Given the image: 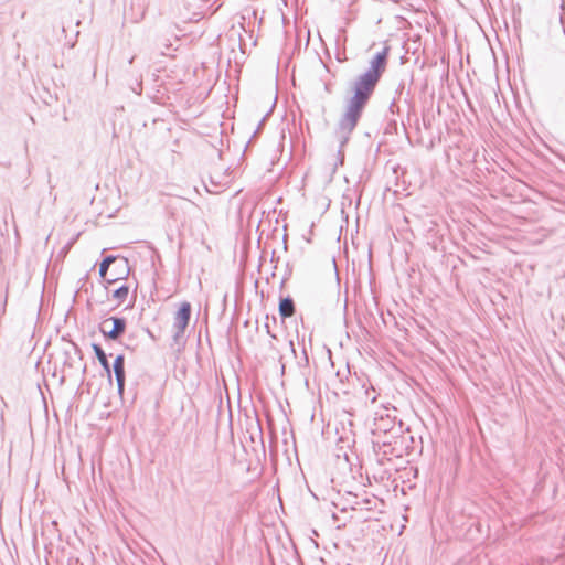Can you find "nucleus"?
Masks as SVG:
<instances>
[{
  "label": "nucleus",
  "instance_id": "7",
  "mask_svg": "<svg viewBox=\"0 0 565 565\" xmlns=\"http://www.w3.org/2000/svg\"><path fill=\"white\" fill-rule=\"evenodd\" d=\"M70 343L72 345L73 352L70 350L63 351V355H64L63 365H64V367H67V369H77L78 363L83 360V353H82L81 348L75 342L70 341Z\"/></svg>",
  "mask_w": 565,
  "mask_h": 565
},
{
  "label": "nucleus",
  "instance_id": "4",
  "mask_svg": "<svg viewBox=\"0 0 565 565\" xmlns=\"http://www.w3.org/2000/svg\"><path fill=\"white\" fill-rule=\"evenodd\" d=\"M98 330L105 341H119L127 330V319L125 317L111 316L99 323Z\"/></svg>",
  "mask_w": 565,
  "mask_h": 565
},
{
  "label": "nucleus",
  "instance_id": "13",
  "mask_svg": "<svg viewBox=\"0 0 565 565\" xmlns=\"http://www.w3.org/2000/svg\"><path fill=\"white\" fill-rule=\"evenodd\" d=\"M92 349H93L94 354H95V356L97 358L98 361H102V360H104L105 358L108 356L106 354L105 350L103 349V347L99 343L93 342L92 343Z\"/></svg>",
  "mask_w": 565,
  "mask_h": 565
},
{
  "label": "nucleus",
  "instance_id": "24",
  "mask_svg": "<svg viewBox=\"0 0 565 565\" xmlns=\"http://www.w3.org/2000/svg\"><path fill=\"white\" fill-rule=\"evenodd\" d=\"M146 332H147V334H148L152 340H156L154 334L152 333V331H151L149 328H146Z\"/></svg>",
  "mask_w": 565,
  "mask_h": 565
},
{
  "label": "nucleus",
  "instance_id": "25",
  "mask_svg": "<svg viewBox=\"0 0 565 565\" xmlns=\"http://www.w3.org/2000/svg\"><path fill=\"white\" fill-rule=\"evenodd\" d=\"M289 345H290L292 353L296 355V349H295V344H294L292 340L289 341Z\"/></svg>",
  "mask_w": 565,
  "mask_h": 565
},
{
  "label": "nucleus",
  "instance_id": "27",
  "mask_svg": "<svg viewBox=\"0 0 565 565\" xmlns=\"http://www.w3.org/2000/svg\"><path fill=\"white\" fill-rule=\"evenodd\" d=\"M88 278V274H86L83 278L79 279V282H83Z\"/></svg>",
  "mask_w": 565,
  "mask_h": 565
},
{
  "label": "nucleus",
  "instance_id": "19",
  "mask_svg": "<svg viewBox=\"0 0 565 565\" xmlns=\"http://www.w3.org/2000/svg\"><path fill=\"white\" fill-rule=\"evenodd\" d=\"M268 320H269V316H268V315H266V322H265V324H264V327H265V329H266V332H267V334H268L270 338L276 339V334H275V333H273V332L270 331V326H269Z\"/></svg>",
  "mask_w": 565,
  "mask_h": 565
},
{
  "label": "nucleus",
  "instance_id": "26",
  "mask_svg": "<svg viewBox=\"0 0 565 565\" xmlns=\"http://www.w3.org/2000/svg\"><path fill=\"white\" fill-rule=\"evenodd\" d=\"M125 349L134 351V348L129 343L125 344Z\"/></svg>",
  "mask_w": 565,
  "mask_h": 565
},
{
  "label": "nucleus",
  "instance_id": "3",
  "mask_svg": "<svg viewBox=\"0 0 565 565\" xmlns=\"http://www.w3.org/2000/svg\"><path fill=\"white\" fill-rule=\"evenodd\" d=\"M403 422L396 420L395 416H391L388 413H375L373 427L371 429L373 435L384 434L397 437L403 433Z\"/></svg>",
  "mask_w": 565,
  "mask_h": 565
},
{
  "label": "nucleus",
  "instance_id": "10",
  "mask_svg": "<svg viewBox=\"0 0 565 565\" xmlns=\"http://www.w3.org/2000/svg\"><path fill=\"white\" fill-rule=\"evenodd\" d=\"M348 498L344 499L343 507L340 508L341 512H345L348 509L358 510L360 507V500L356 493L347 492Z\"/></svg>",
  "mask_w": 565,
  "mask_h": 565
},
{
  "label": "nucleus",
  "instance_id": "31",
  "mask_svg": "<svg viewBox=\"0 0 565 565\" xmlns=\"http://www.w3.org/2000/svg\"><path fill=\"white\" fill-rule=\"evenodd\" d=\"M256 423H257L258 427H260V423H259L258 418H256ZM259 430L262 431V428H259Z\"/></svg>",
  "mask_w": 565,
  "mask_h": 565
},
{
  "label": "nucleus",
  "instance_id": "18",
  "mask_svg": "<svg viewBox=\"0 0 565 565\" xmlns=\"http://www.w3.org/2000/svg\"><path fill=\"white\" fill-rule=\"evenodd\" d=\"M105 282V288H107L108 286L117 282L118 280H121L120 277H117L115 275H110V277H107V275L105 276V278H102Z\"/></svg>",
  "mask_w": 565,
  "mask_h": 565
},
{
  "label": "nucleus",
  "instance_id": "23",
  "mask_svg": "<svg viewBox=\"0 0 565 565\" xmlns=\"http://www.w3.org/2000/svg\"><path fill=\"white\" fill-rule=\"evenodd\" d=\"M395 107H396V100L393 99L391 105H390V111L394 114L395 113V110H394Z\"/></svg>",
  "mask_w": 565,
  "mask_h": 565
},
{
  "label": "nucleus",
  "instance_id": "21",
  "mask_svg": "<svg viewBox=\"0 0 565 565\" xmlns=\"http://www.w3.org/2000/svg\"><path fill=\"white\" fill-rule=\"evenodd\" d=\"M338 164H343L344 162V150L338 149Z\"/></svg>",
  "mask_w": 565,
  "mask_h": 565
},
{
  "label": "nucleus",
  "instance_id": "5",
  "mask_svg": "<svg viewBox=\"0 0 565 565\" xmlns=\"http://www.w3.org/2000/svg\"><path fill=\"white\" fill-rule=\"evenodd\" d=\"M192 315V306L189 301H182L173 317V341L180 342L189 327Z\"/></svg>",
  "mask_w": 565,
  "mask_h": 565
},
{
  "label": "nucleus",
  "instance_id": "22",
  "mask_svg": "<svg viewBox=\"0 0 565 565\" xmlns=\"http://www.w3.org/2000/svg\"><path fill=\"white\" fill-rule=\"evenodd\" d=\"M145 15V11L142 10L138 15L134 18V22H139Z\"/></svg>",
  "mask_w": 565,
  "mask_h": 565
},
{
  "label": "nucleus",
  "instance_id": "33",
  "mask_svg": "<svg viewBox=\"0 0 565 565\" xmlns=\"http://www.w3.org/2000/svg\"><path fill=\"white\" fill-rule=\"evenodd\" d=\"M332 518H333V520H337V519H338V516H337V514H335V513H333V514H332Z\"/></svg>",
  "mask_w": 565,
  "mask_h": 565
},
{
  "label": "nucleus",
  "instance_id": "30",
  "mask_svg": "<svg viewBox=\"0 0 565 565\" xmlns=\"http://www.w3.org/2000/svg\"><path fill=\"white\" fill-rule=\"evenodd\" d=\"M85 373H86V365H84L82 369V374L84 375Z\"/></svg>",
  "mask_w": 565,
  "mask_h": 565
},
{
  "label": "nucleus",
  "instance_id": "34",
  "mask_svg": "<svg viewBox=\"0 0 565 565\" xmlns=\"http://www.w3.org/2000/svg\"><path fill=\"white\" fill-rule=\"evenodd\" d=\"M64 380H65V376L63 375V376L61 377V383H63V382H64Z\"/></svg>",
  "mask_w": 565,
  "mask_h": 565
},
{
  "label": "nucleus",
  "instance_id": "6",
  "mask_svg": "<svg viewBox=\"0 0 565 565\" xmlns=\"http://www.w3.org/2000/svg\"><path fill=\"white\" fill-rule=\"evenodd\" d=\"M111 369L115 374L117 392L122 396L126 385L125 355L122 353L115 356Z\"/></svg>",
  "mask_w": 565,
  "mask_h": 565
},
{
  "label": "nucleus",
  "instance_id": "9",
  "mask_svg": "<svg viewBox=\"0 0 565 565\" xmlns=\"http://www.w3.org/2000/svg\"><path fill=\"white\" fill-rule=\"evenodd\" d=\"M113 264L114 267L111 269L110 275H115L117 277H120L121 279H126L130 271L128 259L124 256L117 255V258Z\"/></svg>",
  "mask_w": 565,
  "mask_h": 565
},
{
  "label": "nucleus",
  "instance_id": "32",
  "mask_svg": "<svg viewBox=\"0 0 565 565\" xmlns=\"http://www.w3.org/2000/svg\"><path fill=\"white\" fill-rule=\"evenodd\" d=\"M134 60H135V56H132V57L129 60V64H132Z\"/></svg>",
  "mask_w": 565,
  "mask_h": 565
},
{
  "label": "nucleus",
  "instance_id": "20",
  "mask_svg": "<svg viewBox=\"0 0 565 565\" xmlns=\"http://www.w3.org/2000/svg\"><path fill=\"white\" fill-rule=\"evenodd\" d=\"M291 275V269L289 268V266L287 265V270H286V274L280 282V288H284L285 286V282L286 280L289 278V276Z\"/></svg>",
  "mask_w": 565,
  "mask_h": 565
},
{
  "label": "nucleus",
  "instance_id": "17",
  "mask_svg": "<svg viewBox=\"0 0 565 565\" xmlns=\"http://www.w3.org/2000/svg\"><path fill=\"white\" fill-rule=\"evenodd\" d=\"M266 120V116L263 117V119L259 121L257 128L255 129L253 136L250 137V139L248 140L247 145H246V148L253 142L254 138L262 131V128H263V125Z\"/></svg>",
  "mask_w": 565,
  "mask_h": 565
},
{
  "label": "nucleus",
  "instance_id": "12",
  "mask_svg": "<svg viewBox=\"0 0 565 565\" xmlns=\"http://www.w3.org/2000/svg\"><path fill=\"white\" fill-rule=\"evenodd\" d=\"M128 294H129V286L124 284L113 291L111 297L115 300H117L118 303H122L127 299Z\"/></svg>",
  "mask_w": 565,
  "mask_h": 565
},
{
  "label": "nucleus",
  "instance_id": "35",
  "mask_svg": "<svg viewBox=\"0 0 565 565\" xmlns=\"http://www.w3.org/2000/svg\"><path fill=\"white\" fill-rule=\"evenodd\" d=\"M564 162H565V160H564Z\"/></svg>",
  "mask_w": 565,
  "mask_h": 565
},
{
  "label": "nucleus",
  "instance_id": "11",
  "mask_svg": "<svg viewBox=\"0 0 565 565\" xmlns=\"http://www.w3.org/2000/svg\"><path fill=\"white\" fill-rule=\"evenodd\" d=\"M117 255H106L99 263L98 274L100 278H105L113 263L116 260Z\"/></svg>",
  "mask_w": 565,
  "mask_h": 565
},
{
  "label": "nucleus",
  "instance_id": "1",
  "mask_svg": "<svg viewBox=\"0 0 565 565\" xmlns=\"http://www.w3.org/2000/svg\"><path fill=\"white\" fill-rule=\"evenodd\" d=\"M390 46L385 45L376 52L370 61L369 67L360 74L350 85L351 96L355 100L369 104L388 62Z\"/></svg>",
  "mask_w": 565,
  "mask_h": 565
},
{
  "label": "nucleus",
  "instance_id": "2",
  "mask_svg": "<svg viewBox=\"0 0 565 565\" xmlns=\"http://www.w3.org/2000/svg\"><path fill=\"white\" fill-rule=\"evenodd\" d=\"M366 106V104L353 98L349 97L347 99L344 111L341 115L335 129L339 149L344 150V147L349 142L351 134L356 128Z\"/></svg>",
  "mask_w": 565,
  "mask_h": 565
},
{
  "label": "nucleus",
  "instance_id": "16",
  "mask_svg": "<svg viewBox=\"0 0 565 565\" xmlns=\"http://www.w3.org/2000/svg\"><path fill=\"white\" fill-rule=\"evenodd\" d=\"M298 365H299V367H308L309 366V356H308L307 349L305 347L302 348V356H301L300 361L298 362Z\"/></svg>",
  "mask_w": 565,
  "mask_h": 565
},
{
  "label": "nucleus",
  "instance_id": "8",
  "mask_svg": "<svg viewBox=\"0 0 565 565\" xmlns=\"http://www.w3.org/2000/svg\"><path fill=\"white\" fill-rule=\"evenodd\" d=\"M278 312L282 320L296 313V306L291 296L288 295L279 298Z\"/></svg>",
  "mask_w": 565,
  "mask_h": 565
},
{
  "label": "nucleus",
  "instance_id": "15",
  "mask_svg": "<svg viewBox=\"0 0 565 565\" xmlns=\"http://www.w3.org/2000/svg\"><path fill=\"white\" fill-rule=\"evenodd\" d=\"M98 362H99L100 366L103 367V370L106 372L108 381L111 382V367H113V364L110 365V363L108 361V356L105 358L102 361H98Z\"/></svg>",
  "mask_w": 565,
  "mask_h": 565
},
{
  "label": "nucleus",
  "instance_id": "28",
  "mask_svg": "<svg viewBox=\"0 0 565 565\" xmlns=\"http://www.w3.org/2000/svg\"><path fill=\"white\" fill-rule=\"evenodd\" d=\"M387 446H391L390 441H382V447H387Z\"/></svg>",
  "mask_w": 565,
  "mask_h": 565
},
{
  "label": "nucleus",
  "instance_id": "29",
  "mask_svg": "<svg viewBox=\"0 0 565 565\" xmlns=\"http://www.w3.org/2000/svg\"><path fill=\"white\" fill-rule=\"evenodd\" d=\"M324 89H326V92L330 93V92H331V90H330V85H329V84H326V85H324Z\"/></svg>",
  "mask_w": 565,
  "mask_h": 565
},
{
  "label": "nucleus",
  "instance_id": "14",
  "mask_svg": "<svg viewBox=\"0 0 565 565\" xmlns=\"http://www.w3.org/2000/svg\"><path fill=\"white\" fill-rule=\"evenodd\" d=\"M375 505H376V504L374 503L373 499L365 497V498H363V499L360 501V507H359V509H365V510H367V511H372V510H374V507H375Z\"/></svg>",
  "mask_w": 565,
  "mask_h": 565
}]
</instances>
